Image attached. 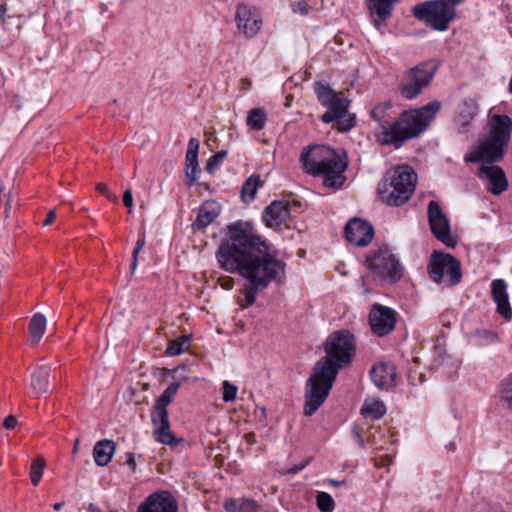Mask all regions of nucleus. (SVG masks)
Returning a JSON list of instances; mask_svg holds the SVG:
<instances>
[{
	"label": "nucleus",
	"instance_id": "obj_1",
	"mask_svg": "<svg viewBox=\"0 0 512 512\" xmlns=\"http://www.w3.org/2000/svg\"><path fill=\"white\" fill-rule=\"evenodd\" d=\"M219 266L239 274L245 283L237 303L241 309L254 304L257 295L284 274L285 264L248 222L238 221L227 227L217 252Z\"/></svg>",
	"mask_w": 512,
	"mask_h": 512
},
{
	"label": "nucleus",
	"instance_id": "obj_2",
	"mask_svg": "<svg viewBox=\"0 0 512 512\" xmlns=\"http://www.w3.org/2000/svg\"><path fill=\"white\" fill-rule=\"evenodd\" d=\"M325 356L314 365L307 380L304 414L312 416L329 396L333 383L341 369L347 366L354 353V337L348 331H336L326 340Z\"/></svg>",
	"mask_w": 512,
	"mask_h": 512
},
{
	"label": "nucleus",
	"instance_id": "obj_3",
	"mask_svg": "<svg viewBox=\"0 0 512 512\" xmlns=\"http://www.w3.org/2000/svg\"><path fill=\"white\" fill-rule=\"evenodd\" d=\"M300 160L306 173L323 176V184L328 188H340L345 182L344 171L347 162L334 149L326 146L305 148Z\"/></svg>",
	"mask_w": 512,
	"mask_h": 512
},
{
	"label": "nucleus",
	"instance_id": "obj_4",
	"mask_svg": "<svg viewBox=\"0 0 512 512\" xmlns=\"http://www.w3.org/2000/svg\"><path fill=\"white\" fill-rule=\"evenodd\" d=\"M440 108L441 103L434 100L421 108L403 112L391 127H387L385 144L399 148L405 141L419 136L428 128Z\"/></svg>",
	"mask_w": 512,
	"mask_h": 512
},
{
	"label": "nucleus",
	"instance_id": "obj_5",
	"mask_svg": "<svg viewBox=\"0 0 512 512\" xmlns=\"http://www.w3.org/2000/svg\"><path fill=\"white\" fill-rule=\"evenodd\" d=\"M417 174L409 166H398L389 171L378 185L380 200L388 206H401L412 196Z\"/></svg>",
	"mask_w": 512,
	"mask_h": 512
},
{
	"label": "nucleus",
	"instance_id": "obj_6",
	"mask_svg": "<svg viewBox=\"0 0 512 512\" xmlns=\"http://www.w3.org/2000/svg\"><path fill=\"white\" fill-rule=\"evenodd\" d=\"M317 99L328 110L321 116L324 123L336 121V127L341 132L349 131L355 125V115L346 116L350 100L340 97L328 84L317 83L315 88Z\"/></svg>",
	"mask_w": 512,
	"mask_h": 512
},
{
	"label": "nucleus",
	"instance_id": "obj_7",
	"mask_svg": "<svg viewBox=\"0 0 512 512\" xmlns=\"http://www.w3.org/2000/svg\"><path fill=\"white\" fill-rule=\"evenodd\" d=\"M464 0H435L416 5L413 15L437 31H445L456 17L455 7Z\"/></svg>",
	"mask_w": 512,
	"mask_h": 512
},
{
	"label": "nucleus",
	"instance_id": "obj_8",
	"mask_svg": "<svg viewBox=\"0 0 512 512\" xmlns=\"http://www.w3.org/2000/svg\"><path fill=\"white\" fill-rule=\"evenodd\" d=\"M428 275L437 284L453 287L460 283L462 270L460 262L451 254L433 251L428 263Z\"/></svg>",
	"mask_w": 512,
	"mask_h": 512
},
{
	"label": "nucleus",
	"instance_id": "obj_9",
	"mask_svg": "<svg viewBox=\"0 0 512 512\" xmlns=\"http://www.w3.org/2000/svg\"><path fill=\"white\" fill-rule=\"evenodd\" d=\"M437 69L433 62H423L408 70L401 83V95L408 100L416 98L429 86Z\"/></svg>",
	"mask_w": 512,
	"mask_h": 512
},
{
	"label": "nucleus",
	"instance_id": "obj_10",
	"mask_svg": "<svg viewBox=\"0 0 512 512\" xmlns=\"http://www.w3.org/2000/svg\"><path fill=\"white\" fill-rule=\"evenodd\" d=\"M235 21L238 33L245 38L255 37L262 27V19L257 9L246 3L236 6Z\"/></svg>",
	"mask_w": 512,
	"mask_h": 512
},
{
	"label": "nucleus",
	"instance_id": "obj_11",
	"mask_svg": "<svg viewBox=\"0 0 512 512\" xmlns=\"http://www.w3.org/2000/svg\"><path fill=\"white\" fill-rule=\"evenodd\" d=\"M428 219L433 235L446 246L454 247L456 239L450 233L449 221L435 201L428 204Z\"/></svg>",
	"mask_w": 512,
	"mask_h": 512
},
{
	"label": "nucleus",
	"instance_id": "obj_12",
	"mask_svg": "<svg viewBox=\"0 0 512 512\" xmlns=\"http://www.w3.org/2000/svg\"><path fill=\"white\" fill-rule=\"evenodd\" d=\"M370 266L379 276L389 278L393 282L402 277V266L389 250H380L376 253Z\"/></svg>",
	"mask_w": 512,
	"mask_h": 512
},
{
	"label": "nucleus",
	"instance_id": "obj_13",
	"mask_svg": "<svg viewBox=\"0 0 512 512\" xmlns=\"http://www.w3.org/2000/svg\"><path fill=\"white\" fill-rule=\"evenodd\" d=\"M396 312L380 304H374L369 313V324L374 334L379 337L388 335L395 327Z\"/></svg>",
	"mask_w": 512,
	"mask_h": 512
},
{
	"label": "nucleus",
	"instance_id": "obj_14",
	"mask_svg": "<svg viewBox=\"0 0 512 512\" xmlns=\"http://www.w3.org/2000/svg\"><path fill=\"white\" fill-rule=\"evenodd\" d=\"M344 234L349 243L364 247L372 241L374 230L367 221L353 218L346 224Z\"/></svg>",
	"mask_w": 512,
	"mask_h": 512
},
{
	"label": "nucleus",
	"instance_id": "obj_15",
	"mask_svg": "<svg viewBox=\"0 0 512 512\" xmlns=\"http://www.w3.org/2000/svg\"><path fill=\"white\" fill-rule=\"evenodd\" d=\"M137 512H178V504L169 491H159L148 496Z\"/></svg>",
	"mask_w": 512,
	"mask_h": 512
},
{
	"label": "nucleus",
	"instance_id": "obj_16",
	"mask_svg": "<svg viewBox=\"0 0 512 512\" xmlns=\"http://www.w3.org/2000/svg\"><path fill=\"white\" fill-rule=\"evenodd\" d=\"M506 145L496 141L493 138L482 142L475 152L465 157L466 162H484L483 164H492L500 160L503 156Z\"/></svg>",
	"mask_w": 512,
	"mask_h": 512
},
{
	"label": "nucleus",
	"instance_id": "obj_17",
	"mask_svg": "<svg viewBox=\"0 0 512 512\" xmlns=\"http://www.w3.org/2000/svg\"><path fill=\"white\" fill-rule=\"evenodd\" d=\"M478 176L487 182V189L494 195H500L507 190L508 181L503 169L493 164H482Z\"/></svg>",
	"mask_w": 512,
	"mask_h": 512
},
{
	"label": "nucleus",
	"instance_id": "obj_18",
	"mask_svg": "<svg viewBox=\"0 0 512 512\" xmlns=\"http://www.w3.org/2000/svg\"><path fill=\"white\" fill-rule=\"evenodd\" d=\"M491 296L496 304L497 312L506 320L512 318V308L507 292V283L502 279H495L491 283Z\"/></svg>",
	"mask_w": 512,
	"mask_h": 512
},
{
	"label": "nucleus",
	"instance_id": "obj_19",
	"mask_svg": "<svg viewBox=\"0 0 512 512\" xmlns=\"http://www.w3.org/2000/svg\"><path fill=\"white\" fill-rule=\"evenodd\" d=\"M199 147L200 143L197 139L191 138L189 140L185 157V183L189 187L195 184L200 172L198 163Z\"/></svg>",
	"mask_w": 512,
	"mask_h": 512
},
{
	"label": "nucleus",
	"instance_id": "obj_20",
	"mask_svg": "<svg viewBox=\"0 0 512 512\" xmlns=\"http://www.w3.org/2000/svg\"><path fill=\"white\" fill-rule=\"evenodd\" d=\"M265 224L272 228L283 224L290 217V204L284 201H273L263 211Z\"/></svg>",
	"mask_w": 512,
	"mask_h": 512
},
{
	"label": "nucleus",
	"instance_id": "obj_21",
	"mask_svg": "<svg viewBox=\"0 0 512 512\" xmlns=\"http://www.w3.org/2000/svg\"><path fill=\"white\" fill-rule=\"evenodd\" d=\"M151 420L155 428L157 441L166 445H173L178 442L171 432L168 412L151 413Z\"/></svg>",
	"mask_w": 512,
	"mask_h": 512
},
{
	"label": "nucleus",
	"instance_id": "obj_22",
	"mask_svg": "<svg viewBox=\"0 0 512 512\" xmlns=\"http://www.w3.org/2000/svg\"><path fill=\"white\" fill-rule=\"evenodd\" d=\"M370 376L375 386L381 389H389L395 384V367L390 364L380 363L372 367Z\"/></svg>",
	"mask_w": 512,
	"mask_h": 512
},
{
	"label": "nucleus",
	"instance_id": "obj_23",
	"mask_svg": "<svg viewBox=\"0 0 512 512\" xmlns=\"http://www.w3.org/2000/svg\"><path fill=\"white\" fill-rule=\"evenodd\" d=\"M369 13L374 26L380 30L381 26L391 16L392 6L396 0H368Z\"/></svg>",
	"mask_w": 512,
	"mask_h": 512
},
{
	"label": "nucleus",
	"instance_id": "obj_24",
	"mask_svg": "<svg viewBox=\"0 0 512 512\" xmlns=\"http://www.w3.org/2000/svg\"><path fill=\"white\" fill-rule=\"evenodd\" d=\"M512 131V119L507 115H494L491 118V138L508 144Z\"/></svg>",
	"mask_w": 512,
	"mask_h": 512
},
{
	"label": "nucleus",
	"instance_id": "obj_25",
	"mask_svg": "<svg viewBox=\"0 0 512 512\" xmlns=\"http://www.w3.org/2000/svg\"><path fill=\"white\" fill-rule=\"evenodd\" d=\"M50 372L51 366L44 364L36 368L31 374L30 386L37 395L48 392Z\"/></svg>",
	"mask_w": 512,
	"mask_h": 512
},
{
	"label": "nucleus",
	"instance_id": "obj_26",
	"mask_svg": "<svg viewBox=\"0 0 512 512\" xmlns=\"http://www.w3.org/2000/svg\"><path fill=\"white\" fill-rule=\"evenodd\" d=\"M116 450L114 441L104 439L98 441L93 449V457L98 466H106L112 459Z\"/></svg>",
	"mask_w": 512,
	"mask_h": 512
},
{
	"label": "nucleus",
	"instance_id": "obj_27",
	"mask_svg": "<svg viewBox=\"0 0 512 512\" xmlns=\"http://www.w3.org/2000/svg\"><path fill=\"white\" fill-rule=\"evenodd\" d=\"M224 508L227 512H259L260 506L251 498H230L225 501Z\"/></svg>",
	"mask_w": 512,
	"mask_h": 512
},
{
	"label": "nucleus",
	"instance_id": "obj_28",
	"mask_svg": "<svg viewBox=\"0 0 512 512\" xmlns=\"http://www.w3.org/2000/svg\"><path fill=\"white\" fill-rule=\"evenodd\" d=\"M391 109V103L390 102H382L373 107V109L370 111L371 118L378 123V125L382 129V135H383V143L385 144V138H386V132L387 127H391L392 123H389L386 118L388 117L389 110Z\"/></svg>",
	"mask_w": 512,
	"mask_h": 512
},
{
	"label": "nucleus",
	"instance_id": "obj_29",
	"mask_svg": "<svg viewBox=\"0 0 512 512\" xmlns=\"http://www.w3.org/2000/svg\"><path fill=\"white\" fill-rule=\"evenodd\" d=\"M180 385L177 382H172L169 386L163 391V393L157 399L152 413H161L162 411H167V406L172 402L175 395L178 392Z\"/></svg>",
	"mask_w": 512,
	"mask_h": 512
},
{
	"label": "nucleus",
	"instance_id": "obj_30",
	"mask_svg": "<svg viewBox=\"0 0 512 512\" xmlns=\"http://www.w3.org/2000/svg\"><path fill=\"white\" fill-rule=\"evenodd\" d=\"M46 325V317L43 314L36 313L33 315L29 323V332L33 344L39 343L46 331Z\"/></svg>",
	"mask_w": 512,
	"mask_h": 512
},
{
	"label": "nucleus",
	"instance_id": "obj_31",
	"mask_svg": "<svg viewBox=\"0 0 512 512\" xmlns=\"http://www.w3.org/2000/svg\"><path fill=\"white\" fill-rule=\"evenodd\" d=\"M385 413V404L379 400L365 401L361 408V414L365 418L380 419Z\"/></svg>",
	"mask_w": 512,
	"mask_h": 512
},
{
	"label": "nucleus",
	"instance_id": "obj_32",
	"mask_svg": "<svg viewBox=\"0 0 512 512\" xmlns=\"http://www.w3.org/2000/svg\"><path fill=\"white\" fill-rule=\"evenodd\" d=\"M478 112V104L474 99L463 101L458 114V120L461 125H468Z\"/></svg>",
	"mask_w": 512,
	"mask_h": 512
},
{
	"label": "nucleus",
	"instance_id": "obj_33",
	"mask_svg": "<svg viewBox=\"0 0 512 512\" xmlns=\"http://www.w3.org/2000/svg\"><path fill=\"white\" fill-rule=\"evenodd\" d=\"M219 215V212L217 209H208L205 206H202L199 211L198 215L193 222V228L194 229H203L210 225Z\"/></svg>",
	"mask_w": 512,
	"mask_h": 512
},
{
	"label": "nucleus",
	"instance_id": "obj_34",
	"mask_svg": "<svg viewBox=\"0 0 512 512\" xmlns=\"http://www.w3.org/2000/svg\"><path fill=\"white\" fill-rule=\"evenodd\" d=\"M267 120V115L264 109L254 108L249 111L247 116V125L255 131L264 129Z\"/></svg>",
	"mask_w": 512,
	"mask_h": 512
},
{
	"label": "nucleus",
	"instance_id": "obj_35",
	"mask_svg": "<svg viewBox=\"0 0 512 512\" xmlns=\"http://www.w3.org/2000/svg\"><path fill=\"white\" fill-rule=\"evenodd\" d=\"M260 182L259 176H251L245 181L241 189V197L244 202L249 203L254 200Z\"/></svg>",
	"mask_w": 512,
	"mask_h": 512
},
{
	"label": "nucleus",
	"instance_id": "obj_36",
	"mask_svg": "<svg viewBox=\"0 0 512 512\" xmlns=\"http://www.w3.org/2000/svg\"><path fill=\"white\" fill-rule=\"evenodd\" d=\"M189 336H182L169 342L165 353L170 356L182 354L189 348Z\"/></svg>",
	"mask_w": 512,
	"mask_h": 512
},
{
	"label": "nucleus",
	"instance_id": "obj_37",
	"mask_svg": "<svg viewBox=\"0 0 512 512\" xmlns=\"http://www.w3.org/2000/svg\"><path fill=\"white\" fill-rule=\"evenodd\" d=\"M45 468V459L42 456H38L30 468V478L34 486H37L42 478L43 471Z\"/></svg>",
	"mask_w": 512,
	"mask_h": 512
},
{
	"label": "nucleus",
	"instance_id": "obj_38",
	"mask_svg": "<svg viewBox=\"0 0 512 512\" xmlns=\"http://www.w3.org/2000/svg\"><path fill=\"white\" fill-rule=\"evenodd\" d=\"M317 506L321 512H332L334 510V500L326 492H319L317 495Z\"/></svg>",
	"mask_w": 512,
	"mask_h": 512
},
{
	"label": "nucleus",
	"instance_id": "obj_39",
	"mask_svg": "<svg viewBox=\"0 0 512 512\" xmlns=\"http://www.w3.org/2000/svg\"><path fill=\"white\" fill-rule=\"evenodd\" d=\"M227 156V151L226 150H221L219 152H217L216 154H214L213 156H211L207 163H206V170L208 173H213V171L218 167V165L220 164V162Z\"/></svg>",
	"mask_w": 512,
	"mask_h": 512
},
{
	"label": "nucleus",
	"instance_id": "obj_40",
	"mask_svg": "<svg viewBox=\"0 0 512 512\" xmlns=\"http://www.w3.org/2000/svg\"><path fill=\"white\" fill-rule=\"evenodd\" d=\"M223 400L225 402H231L235 400L238 388L236 385L230 383L229 381L225 380L223 382Z\"/></svg>",
	"mask_w": 512,
	"mask_h": 512
},
{
	"label": "nucleus",
	"instance_id": "obj_41",
	"mask_svg": "<svg viewBox=\"0 0 512 512\" xmlns=\"http://www.w3.org/2000/svg\"><path fill=\"white\" fill-rule=\"evenodd\" d=\"M145 246V238L144 237H140L136 243V247L132 253V263H131V272L133 273L135 270H136V267H137V263H138V255L140 253V251L144 248Z\"/></svg>",
	"mask_w": 512,
	"mask_h": 512
},
{
	"label": "nucleus",
	"instance_id": "obj_42",
	"mask_svg": "<svg viewBox=\"0 0 512 512\" xmlns=\"http://www.w3.org/2000/svg\"><path fill=\"white\" fill-rule=\"evenodd\" d=\"M308 463H309V460H304L300 464L294 465V466H292L291 468H289L287 470H282L281 474L282 475H285V474H297L300 471H302L308 465Z\"/></svg>",
	"mask_w": 512,
	"mask_h": 512
},
{
	"label": "nucleus",
	"instance_id": "obj_43",
	"mask_svg": "<svg viewBox=\"0 0 512 512\" xmlns=\"http://www.w3.org/2000/svg\"><path fill=\"white\" fill-rule=\"evenodd\" d=\"M503 398L512 407V378L506 383L503 390Z\"/></svg>",
	"mask_w": 512,
	"mask_h": 512
},
{
	"label": "nucleus",
	"instance_id": "obj_44",
	"mask_svg": "<svg viewBox=\"0 0 512 512\" xmlns=\"http://www.w3.org/2000/svg\"><path fill=\"white\" fill-rule=\"evenodd\" d=\"M292 7L295 13L301 15H306L308 13L307 3L304 1L295 2Z\"/></svg>",
	"mask_w": 512,
	"mask_h": 512
},
{
	"label": "nucleus",
	"instance_id": "obj_45",
	"mask_svg": "<svg viewBox=\"0 0 512 512\" xmlns=\"http://www.w3.org/2000/svg\"><path fill=\"white\" fill-rule=\"evenodd\" d=\"M123 203L128 208L129 212H131V209L133 207V196L130 189L124 191Z\"/></svg>",
	"mask_w": 512,
	"mask_h": 512
},
{
	"label": "nucleus",
	"instance_id": "obj_46",
	"mask_svg": "<svg viewBox=\"0 0 512 512\" xmlns=\"http://www.w3.org/2000/svg\"><path fill=\"white\" fill-rule=\"evenodd\" d=\"M3 425L6 429H13L17 425V419L14 416L10 415L5 418Z\"/></svg>",
	"mask_w": 512,
	"mask_h": 512
},
{
	"label": "nucleus",
	"instance_id": "obj_47",
	"mask_svg": "<svg viewBox=\"0 0 512 512\" xmlns=\"http://www.w3.org/2000/svg\"><path fill=\"white\" fill-rule=\"evenodd\" d=\"M126 464L130 467L132 472H135L136 470V461L133 453H128Z\"/></svg>",
	"mask_w": 512,
	"mask_h": 512
},
{
	"label": "nucleus",
	"instance_id": "obj_48",
	"mask_svg": "<svg viewBox=\"0 0 512 512\" xmlns=\"http://www.w3.org/2000/svg\"><path fill=\"white\" fill-rule=\"evenodd\" d=\"M233 283H234V280L231 277L227 276V277H223L221 279V286L224 289H231L233 287Z\"/></svg>",
	"mask_w": 512,
	"mask_h": 512
},
{
	"label": "nucleus",
	"instance_id": "obj_49",
	"mask_svg": "<svg viewBox=\"0 0 512 512\" xmlns=\"http://www.w3.org/2000/svg\"><path fill=\"white\" fill-rule=\"evenodd\" d=\"M56 218V212L55 210H50L48 213H47V217L45 219V221L43 222V225L44 226H48L50 225Z\"/></svg>",
	"mask_w": 512,
	"mask_h": 512
},
{
	"label": "nucleus",
	"instance_id": "obj_50",
	"mask_svg": "<svg viewBox=\"0 0 512 512\" xmlns=\"http://www.w3.org/2000/svg\"><path fill=\"white\" fill-rule=\"evenodd\" d=\"M96 189H97L98 192H100V193H102L104 195L109 191V188L104 183H98L96 185Z\"/></svg>",
	"mask_w": 512,
	"mask_h": 512
},
{
	"label": "nucleus",
	"instance_id": "obj_51",
	"mask_svg": "<svg viewBox=\"0 0 512 512\" xmlns=\"http://www.w3.org/2000/svg\"><path fill=\"white\" fill-rule=\"evenodd\" d=\"M6 7L5 6H0V21H1V24L2 26H5L6 24V19H5V13H6Z\"/></svg>",
	"mask_w": 512,
	"mask_h": 512
},
{
	"label": "nucleus",
	"instance_id": "obj_52",
	"mask_svg": "<svg viewBox=\"0 0 512 512\" xmlns=\"http://www.w3.org/2000/svg\"><path fill=\"white\" fill-rule=\"evenodd\" d=\"M353 433L355 434L356 436V439L358 441V444L362 447V448H365L366 444H365V441L363 439V437L356 431L354 430Z\"/></svg>",
	"mask_w": 512,
	"mask_h": 512
},
{
	"label": "nucleus",
	"instance_id": "obj_53",
	"mask_svg": "<svg viewBox=\"0 0 512 512\" xmlns=\"http://www.w3.org/2000/svg\"><path fill=\"white\" fill-rule=\"evenodd\" d=\"M106 198L111 202H117L118 197L110 190L105 194Z\"/></svg>",
	"mask_w": 512,
	"mask_h": 512
},
{
	"label": "nucleus",
	"instance_id": "obj_54",
	"mask_svg": "<svg viewBox=\"0 0 512 512\" xmlns=\"http://www.w3.org/2000/svg\"><path fill=\"white\" fill-rule=\"evenodd\" d=\"M88 512H101V510L93 503L88 506Z\"/></svg>",
	"mask_w": 512,
	"mask_h": 512
},
{
	"label": "nucleus",
	"instance_id": "obj_55",
	"mask_svg": "<svg viewBox=\"0 0 512 512\" xmlns=\"http://www.w3.org/2000/svg\"><path fill=\"white\" fill-rule=\"evenodd\" d=\"M10 204H11V193H8L7 201H6V209H5L6 215L8 214V211H9V208H10Z\"/></svg>",
	"mask_w": 512,
	"mask_h": 512
},
{
	"label": "nucleus",
	"instance_id": "obj_56",
	"mask_svg": "<svg viewBox=\"0 0 512 512\" xmlns=\"http://www.w3.org/2000/svg\"><path fill=\"white\" fill-rule=\"evenodd\" d=\"M248 443H254L255 442V435L253 433H249L245 436Z\"/></svg>",
	"mask_w": 512,
	"mask_h": 512
},
{
	"label": "nucleus",
	"instance_id": "obj_57",
	"mask_svg": "<svg viewBox=\"0 0 512 512\" xmlns=\"http://www.w3.org/2000/svg\"><path fill=\"white\" fill-rule=\"evenodd\" d=\"M330 483L335 486V487H339L341 485H344L345 484V481H336V480H331Z\"/></svg>",
	"mask_w": 512,
	"mask_h": 512
},
{
	"label": "nucleus",
	"instance_id": "obj_58",
	"mask_svg": "<svg viewBox=\"0 0 512 512\" xmlns=\"http://www.w3.org/2000/svg\"><path fill=\"white\" fill-rule=\"evenodd\" d=\"M63 505H64L63 502L55 503L53 505V508H54V510L58 511V510H60L62 508Z\"/></svg>",
	"mask_w": 512,
	"mask_h": 512
},
{
	"label": "nucleus",
	"instance_id": "obj_59",
	"mask_svg": "<svg viewBox=\"0 0 512 512\" xmlns=\"http://www.w3.org/2000/svg\"><path fill=\"white\" fill-rule=\"evenodd\" d=\"M205 143L210 146V143H212V139L209 137L206 139Z\"/></svg>",
	"mask_w": 512,
	"mask_h": 512
},
{
	"label": "nucleus",
	"instance_id": "obj_60",
	"mask_svg": "<svg viewBox=\"0 0 512 512\" xmlns=\"http://www.w3.org/2000/svg\"><path fill=\"white\" fill-rule=\"evenodd\" d=\"M509 90L512 93V77H511V80H510V83H509Z\"/></svg>",
	"mask_w": 512,
	"mask_h": 512
},
{
	"label": "nucleus",
	"instance_id": "obj_61",
	"mask_svg": "<svg viewBox=\"0 0 512 512\" xmlns=\"http://www.w3.org/2000/svg\"><path fill=\"white\" fill-rule=\"evenodd\" d=\"M4 191V185L0 184V194Z\"/></svg>",
	"mask_w": 512,
	"mask_h": 512
},
{
	"label": "nucleus",
	"instance_id": "obj_62",
	"mask_svg": "<svg viewBox=\"0 0 512 512\" xmlns=\"http://www.w3.org/2000/svg\"><path fill=\"white\" fill-rule=\"evenodd\" d=\"M78 442H79V440H76L75 445H74V452L77 450Z\"/></svg>",
	"mask_w": 512,
	"mask_h": 512
},
{
	"label": "nucleus",
	"instance_id": "obj_63",
	"mask_svg": "<svg viewBox=\"0 0 512 512\" xmlns=\"http://www.w3.org/2000/svg\"><path fill=\"white\" fill-rule=\"evenodd\" d=\"M294 205H300V203L298 201H294Z\"/></svg>",
	"mask_w": 512,
	"mask_h": 512
},
{
	"label": "nucleus",
	"instance_id": "obj_64",
	"mask_svg": "<svg viewBox=\"0 0 512 512\" xmlns=\"http://www.w3.org/2000/svg\"><path fill=\"white\" fill-rule=\"evenodd\" d=\"M111 512H117V511H111Z\"/></svg>",
	"mask_w": 512,
	"mask_h": 512
}]
</instances>
